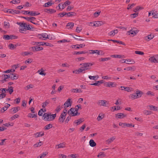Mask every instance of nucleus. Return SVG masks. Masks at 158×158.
I'll return each instance as SVG.
<instances>
[{
    "instance_id": "9b49d317",
    "label": "nucleus",
    "mask_w": 158,
    "mask_h": 158,
    "mask_svg": "<svg viewBox=\"0 0 158 158\" xmlns=\"http://www.w3.org/2000/svg\"><path fill=\"white\" fill-rule=\"evenodd\" d=\"M147 107H149L150 110L154 111H158V107L153 106L152 105H148Z\"/></svg>"
},
{
    "instance_id": "2f4dec72",
    "label": "nucleus",
    "mask_w": 158,
    "mask_h": 158,
    "mask_svg": "<svg viewBox=\"0 0 158 158\" xmlns=\"http://www.w3.org/2000/svg\"><path fill=\"white\" fill-rule=\"evenodd\" d=\"M88 53V52L86 51H80V52H74V54L75 55H79L81 54H83Z\"/></svg>"
},
{
    "instance_id": "e2e57ef3",
    "label": "nucleus",
    "mask_w": 158,
    "mask_h": 158,
    "mask_svg": "<svg viewBox=\"0 0 158 158\" xmlns=\"http://www.w3.org/2000/svg\"><path fill=\"white\" fill-rule=\"evenodd\" d=\"M138 13H134L131 15V17L132 18H134L138 16Z\"/></svg>"
},
{
    "instance_id": "c85d7f7f",
    "label": "nucleus",
    "mask_w": 158,
    "mask_h": 158,
    "mask_svg": "<svg viewBox=\"0 0 158 158\" xmlns=\"http://www.w3.org/2000/svg\"><path fill=\"white\" fill-rule=\"evenodd\" d=\"M135 93L137 95V96H138V98L141 97L143 94L142 92L139 90H137L136 91V93Z\"/></svg>"
},
{
    "instance_id": "473e14b6",
    "label": "nucleus",
    "mask_w": 158,
    "mask_h": 158,
    "mask_svg": "<svg viewBox=\"0 0 158 158\" xmlns=\"http://www.w3.org/2000/svg\"><path fill=\"white\" fill-rule=\"evenodd\" d=\"M138 31L137 30L134 31L132 29L129 31H128V32L130 34L132 35H135L138 32Z\"/></svg>"
},
{
    "instance_id": "9d476101",
    "label": "nucleus",
    "mask_w": 158,
    "mask_h": 158,
    "mask_svg": "<svg viewBox=\"0 0 158 158\" xmlns=\"http://www.w3.org/2000/svg\"><path fill=\"white\" fill-rule=\"evenodd\" d=\"M66 115L61 114L58 120L60 123H63L65 118Z\"/></svg>"
},
{
    "instance_id": "6e6d98bb",
    "label": "nucleus",
    "mask_w": 158,
    "mask_h": 158,
    "mask_svg": "<svg viewBox=\"0 0 158 158\" xmlns=\"http://www.w3.org/2000/svg\"><path fill=\"white\" fill-rule=\"evenodd\" d=\"M49 103V102H48L47 101H45V102H43L42 103V107L44 108H45Z\"/></svg>"
},
{
    "instance_id": "a19ab883",
    "label": "nucleus",
    "mask_w": 158,
    "mask_h": 158,
    "mask_svg": "<svg viewBox=\"0 0 158 158\" xmlns=\"http://www.w3.org/2000/svg\"><path fill=\"white\" fill-rule=\"evenodd\" d=\"M84 71V70H83V69L81 67L78 69H76L75 70V73L77 74H79L80 73H81L83 71Z\"/></svg>"
},
{
    "instance_id": "8fccbe9b",
    "label": "nucleus",
    "mask_w": 158,
    "mask_h": 158,
    "mask_svg": "<svg viewBox=\"0 0 158 158\" xmlns=\"http://www.w3.org/2000/svg\"><path fill=\"white\" fill-rule=\"evenodd\" d=\"M48 154V152H45L43 153L40 155V158H43L44 157Z\"/></svg>"
},
{
    "instance_id": "680f3d73",
    "label": "nucleus",
    "mask_w": 158,
    "mask_h": 158,
    "mask_svg": "<svg viewBox=\"0 0 158 158\" xmlns=\"http://www.w3.org/2000/svg\"><path fill=\"white\" fill-rule=\"evenodd\" d=\"M19 115L18 114H15L14 115H13L10 118L11 120H13L16 118H18L19 117Z\"/></svg>"
},
{
    "instance_id": "338daca9",
    "label": "nucleus",
    "mask_w": 158,
    "mask_h": 158,
    "mask_svg": "<svg viewBox=\"0 0 158 158\" xmlns=\"http://www.w3.org/2000/svg\"><path fill=\"white\" fill-rule=\"evenodd\" d=\"M43 49V47L37 46H36V48L35 50H36V51H38L42 50Z\"/></svg>"
},
{
    "instance_id": "5fc2aeb1",
    "label": "nucleus",
    "mask_w": 158,
    "mask_h": 158,
    "mask_svg": "<svg viewBox=\"0 0 158 158\" xmlns=\"http://www.w3.org/2000/svg\"><path fill=\"white\" fill-rule=\"evenodd\" d=\"M40 71H41V72H40V70H39L38 71V72L39 73L40 75H44V76L46 75V73H43L44 70H43V69H40Z\"/></svg>"
},
{
    "instance_id": "6e6552de",
    "label": "nucleus",
    "mask_w": 158,
    "mask_h": 158,
    "mask_svg": "<svg viewBox=\"0 0 158 158\" xmlns=\"http://www.w3.org/2000/svg\"><path fill=\"white\" fill-rule=\"evenodd\" d=\"M154 37L153 34H151L144 38V40L147 41H149L152 40Z\"/></svg>"
},
{
    "instance_id": "c756f323",
    "label": "nucleus",
    "mask_w": 158,
    "mask_h": 158,
    "mask_svg": "<svg viewBox=\"0 0 158 158\" xmlns=\"http://www.w3.org/2000/svg\"><path fill=\"white\" fill-rule=\"evenodd\" d=\"M89 145L92 147L95 146L96 144L93 139H91L89 142Z\"/></svg>"
},
{
    "instance_id": "f8f14e48",
    "label": "nucleus",
    "mask_w": 158,
    "mask_h": 158,
    "mask_svg": "<svg viewBox=\"0 0 158 158\" xmlns=\"http://www.w3.org/2000/svg\"><path fill=\"white\" fill-rule=\"evenodd\" d=\"M85 46V44H80L73 45L72 46V47L73 48L76 49L77 48H83Z\"/></svg>"
},
{
    "instance_id": "4468645a",
    "label": "nucleus",
    "mask_w": 158,
    "mask_h": 158,
    "mask_svg": "<svg viewBox=\"0 0 158 158\" xmlns=\"http://www.w3.org/2000/svg\"><path fill=\"white\" fill-rule=\"evenodd\" d=\"M4 76V78L3 80H2L0 81V83H3L7 81L6 79L9 78H10V74L6 75V74H4L2 75V77Z\"/></svg>"
},
{
    "instance_id": "7ed1b4c3",
    "label": "nucleus",
    "mask_w": 158,
    "mask_h": 158,
    "mask_svg": "<svg viewBox=\"0 0 158 158\" xmlns=\"http://www.w3.org/2000/svg\"><path fill=\"white\" fill-rule=\"evenodd\" d=\"M68 113L72 116H74L80 114L79 113H78L77 109L75 108H71L68 111Z\"/></svg>"
},
{
    "instance_id": "2eb2a0df",
    "label": "nucleus",
    "mask_w": 158,
    "mask_h": 158,
    "mask_svg": "<svg viewBox=\"0 0 158 158\" xmlns=\"http://www.w3.org/2000/svg\"><path fill=\"white\" fill-rule=\"evenodd\" d=\"M34 135L35 138H37L43 136L44 134L43 132L40 131L37 132L34 134Z\"/></svg>"
},
{
    "instance_id": "aec40b11",
    "label": "nucleus",
    "mask_w": 158,
    "mask_h": 158,
    "mask_svg": "<svg viewBox=\"0 0 158 158\" xmlns=\"http://www.w3.org/2000/svg\"><path fill=\"white\" fill-rule=\"evenodd\" d=\"M118 31L117 29L112 30L109 32L108 33V35L109 36H114L116 34L118 33Z\"/></svg>"
},
{
    "instance_id": "4be33fe9",
    "label": "nucleus",
    "mask_w": 158,
    "mask_h": 158,
    "mask_svg": "<svg viewBox=\"0 0 158 158\" xmlns=\"http://www.w3.org/2000/svg\"><path fill=\"white\" fill-rule=\"evenodd\" d=\"M104 24L103 22L102 21H96L95 22L94 24V26H99L102 25Z\"/></svg>"
},
{
    "instance_id": "0eeeda50",
    "label": "nucleus",
    "mask_w": 158,
    "mask_h": 158,
    "mask_svg": "<svg viewBox=\"0 0 158 158\" xmlns=\"http://www.w3.org/2000/svg\"><path fill=\"white\" fill-rule=\"evenodd\" d=\"M106 102L107 101L105 100H99L98 101L97 104L99 106H106Z\"/></svg>"
},
{
    "instance_id": "774afa93",
    "label": "nucleus",
    "mask_w": 158,
    "mask_h": 158,
    "mask_svg": "<svg viewBox=\"0 0 158 158\" xmlns=\"http://www.w3.org/2000/svg\"><path fill=\"white\" fill-rule=\"evenodd\" d=\"M135 5V4L134 3H133L131 5L129 4L128 5L127 9L128 10L132 8Z\"/></svg>"
},
{
    "instance_id": "49530a36",
    "label": "nucleus",
    "mask_w": 158,
    "mask_h": 158,
    "mask_svg": "<svg viewBox=\"0 0 158 158\" xmlns=\"http://www.w3.org/2000/svg\"><path fill=\"white\" fill-rule=\"evenodd\" d=\"M115 139V138L114 137H111L107 140H106V142L108 143H109L113 142Z\"/></svg>"
},
{
    "instance_id": "dca6fc26",
    "label": "nucleus",
    "mask_w": 158,
    "mask_h": 158,
    "mask_svg": "<svg viewBox=\"0 0 158 158\" xmlns=\"http://www.w3.org/2000/svg\"><path fill=\"white\" fill-rule=\"evenodd\" d=\"M56 10H54L53 9H46L44 10V12L49 13L50 14H52L56 12Z\"/></svg>"
},
{
    "instance_id": "7c9ffc66",
    "label": "nucleus",
    "mask_w": 158,
    "mask_h": 158,
    "mask_svg": "<svg viewBox=\"0 0 158 158\" xmlns=\"http://www.w3.org/2000/svg\"><path fill=\"white\" fill-rule=\"evenodd\" d=\"M31 52H23L20 53V55L23 56H28V55L31 54Z\"/></svg>"
},
{
    "instance_id": "72a5a7b5",
    "label": "nucleus",
    "mask_w": 158,
    "mask_h": 158,
    "mask_svg": "<svg viewBox=\"0 0 158 158\" xmlns=\"http://www.w3.org/2000/svg\"><path fill=\"white\" fill-rule=\"evenodd\" d=\"M43 144V143L42 141H40L39 142L37 143H36L34 145V146L35 147H40Z\"/></svg>"
},
{
    "instance_id": "052dcab7",
    "label": "nucleus",
    "mask_w": 158,
    "mask_h": 158,
    "mask_svg": "<svg viewBox=\"0 0 158 158\" xmlns=\"http://www.w3.org/2000/svg\"><path fill=\"white\" fill-rule=\"evenodd\" d=\"M7 91H9V94H11L13 91V88L10 86L9 89H7Z\"/></svg>"
},
{
    "instance_id": "69168bd1",
    "label": "nucleus",
    "mask_w": 158,
    "mask_h": 158,
    "mask_svg": "<svg viewBox=\"0 0 158 158\" xmlns=\"http://www.w3.org/2000/svg\"><path fill=\"white\" fill-rule=\"evenodd\" d=\"M52 4V3H51L50 2H48L47 3H45L44 5V7H47L49 6H51Z\"/></svg>"
},
{
    "instance_id": "5701e85b",
    "label": "nucleus",
    "mask_w": 158,
    "mask_h": 158,
    "mask_svg": "<svg viewBox=\"0 0 158 158\" xmlns=\"http://www.w3.org/2000/svg\"><path fill=\"white\" fill-rule=\"evenodd\" d=\"M129 98H130L132 100H134L138 98V96H137L136 93H133L130 94L129 96Z\"/></svg>"
},
{
    "instance_id": "79ce46f5",
    "label": "nucleus",
    "mask_w": 158,
    "mask_h": 158,
    "mask_svg": "<svg viewBox=\"0 0 158 158\" xmlns=\"http://www.w3.org/2000/svg\"><path fill=\"white\" fill-rule=\"evenodd\" d=\"M62 108V106L59 105L56 107L55 110L56 112L58 113L60 111Z\"/></svg>"
},
{
    "instance_id": "393cba45",
    "label": "nucleus",
    "mask_w": 158,
    "mask_h": 158,
    "mask_svg": "<svg viewBox=\"0 0 158 158\" xmlns=\"http://www.w3.org/2000/svg\"><path fill=\"white\" fill-rule=\"evenodd\" d=\"M10 79L12 80L17 79L18 78V77L16 76L15 73H10Z\"/></svg>"
},
{
    "instance_id": "c03bdc74",
    "label": "nucleus",
    "mask_w": 158,
    "mask_h": 158,
    "mask_svg": "<svg viewBox=\"0 0 158 158\" xmlns=\"http://www.w3.org/2000/svg\"><path fill=\"white\" fill-rule=\"evenodd\" d=\"M143 9V8L142 7L140 6H137L134 9L133 11L134 12L136 13L138 11L140 10Z\"/></svg>"
},
{
    "instance_id": "f3484780",
    "label": "nucleus",
    "mask_w": 158,
    "mask_h": 158,
    "mask_svg": "<svg viewBox=\"0 0 158 158\" xmlns=\"http://www.w3.org/2000/svg\"><path fill=\"white\" fill-rule=\"evenodd\" d=\"M149 61L152 63H158V61L157 60L155 56H152L148 59Z\"/></svg>"
},
{
    "instance_id": "13d9d810",
    "label": "nucleus",
    "mask_w": 158,
    "mask_h": 158,
    "mask_svg": "<svg viewBox=\"0 0 158 158\" xmlns=\"http://www.w3.org/2000/svg\"><path fill=\"white\" fill-rule=\"evenodd\" d=\"M126 61L128 62H131V63L130 64H134L135 63V61L132 59H126Z\"/></svg>"
},
{
    "instance_id": "3c124183",
    "label": "nucleus",
    "mask_w": 158,
    "mask_h": 158,
    "mask_svg": "<svg viewBox=\"0 0 158 158\" xmlns=\"http://www.w3.org/2000/svg\"><path fill=\"white\" fill-rule=\"evenodd\" d=\"M97 77V78L98 77V75H97V76H89V78L90 79L92 80H96L97 79H96V78Z\"/></svg>"
},
{
    "instance_id": "20e7f679",
    "label": "nucleus",
    "mask_w": 158,
    "mask_h": 158,
    "mask_svg": "<svg viewBox=\"0 0 158 158\" xmlns=\"http://www.w3.org/2000/svg\"><path fill=\"white\" fill-rule=\"evenodd\" d=\"M81 65H82L81 68L83 69V70H84L85 71L89 69L88 67L92 65L93 64L89 63H86L81 64Z\"/></svg>"
},
{
    "instance_id": "09e8293b",
    "label": "nucleus",
    "mask_w": 158,
    "mask_h": 158,
    "mask_svg": "<svg viewBox=\"0 0 158 158\" xmlns=\"http://www.w3.org/2000/svg\"><path fill=\"white\" fill-rule=\"evenodd\" d=\"M31 23L37 25L38 24L36 22H32V21H36V19L34 17H31Z\"/></svg>"
},
{
    "instance_id": "ea45409f",
    "label": "nucleus",
    "mask_w": 158,
    "mask_h": 158,
    "mask_svg": "<svg viewBox=\"0 0 158 158\" xmlns=\"http://www.w3.org/2000/svg\"><path fill=\"white\" fill-rule=\"evenodd\" d=\"M34 86V85L32 84H29L25 87V89L26 90H28L30 88H33Z\"/></svg>"
},
{
    "instance_id": "de8ad7c7",
    "label": "nucleus",
    "mask_w": 158,
    "mask_h": 158,
    "mask_svg": "<svg viewBox=\"0 0 158 158\" xmlns=\"http://www.w3.org/2000/svg\"><path fill=\"white\" fill-rule=\"evenodd\" d=\"M16 47V45H14L13 44H9L8 47L10 49H13L15 48Z\"/></svg>"
},
{
    "instance_id": "1a4fd4ad",
    "label": "nucleus",
    "mask_w": 158,
    "mask_h": 158,
    "mask_svg": "<svg viewBox=\"0 0 158 158\" xmlns=\"http://www.w3.org/2000/svg\"><path fill=\"white\" fill-rule=\"evenodd\" d=\"M3 39L6 40H9L12 39H15V36L13 35H4L3 37Z\"/></svg>"
},
{
    "instance_id": "bb28decb",
    "label": "nucleus",
    "mask_w": 158,
    "mask_h": 158,
    "mask_svg": "<svg viewBox=\"0 0 158 158\" xmlns=\"http://www.w3.org/2000/svg\"><path fill=\"white\" fill-rule=\"evenodd\" d=\"M111 57H114V58H124V56H122L120 55H111Z\"/></svg>"
},
{
    "instance_id": "412c9836",
    "label": "nucleus",
    "mask_w": 158,
    "mask_h": 158,
    "mask_svg": "<svg viewBox=\"0 0 158 158\" xmlns=\"http://www.w3.org/2000/svg\"><path fill=\"white\" fill-rule=\"evenodd\" d=\"M116 84H115L114 82H110L108 83L106 85V86L107 87H116Z\"/></svg>"
},
{
    "instance_id": "f03ea898",
    "label": "nucleus",
    "mask_w": 158,
    "mask_h": 158,
    "mask_svg": "<svg viewBox=\"0 0 158 158\" xmlns=\"http://www.w3.org/2000/svg\"><path fill=\"white\" fill-rule=\"evenodd\" d=\"M18 24L20 26V32L23 33V31H24L25 30H30L31 29V28L30 26V25L26 24L24 23H19Z\"/></svg>"
},
{
    "instance_id": "603ef678",
    "label": "nucleus",
    "mask_w": 158,
    "mask_h": 158,
    "mask_svg": "<svg viewBox=\"0 0 158 158\" xmlns=\"http://www.w3.org/2000/svg\"><path fill=\"white\" fill-rule=\"evenodd\" d=\"M105 156V155L103 152H100L98 155V157H103Z\"/></svg>"
},
{
    "instance_id": "b1692460",
    "label": "nucleus",
    "mask_w": 158,
    "mask_h": 158,
    "mask_svg": "<svg viewBox=\"0 0 158 158\" xmlns=\"http://www.w3.org/2000/svg\"><path fill=\"white\" fill-rule=\"evenodd\" d=\"M116 116L118 118H122L126 116V115L124 114L123 113H118L116 114Z\"/></svg>"
},
{
    "instance_id": "4c0bfd02",
    "label": "nucleus",
    "mask_w": 158,
    "mask_h": 158,
    "mask_svg": "<svg viewBox=\"0 0 158 158\" xmlns=\"http://www.w3.org/2000/svg\"><path fill=\"white\" fill-rule=\"evenodd\" d=\"M52 127V125L51 124H49L46 125L44 127V129L46 130H47L49 129Z\"/></svg>"
},
{
    "instance_id": "ddd939ff",
    "label": "nucleus",
    "mask_w": 158,
    "mask_h": 158,
    "mask_svg": "<svg viewBox=\"0 0 158 158\" xmlns=\"http://www.w3.org/2000/svg\"><path fill=\"white\" fill-rule=\"evenodd\" d=\"M71 99L68 98L67 101L64 103V105L65 106L64 108L66 107H68L69 106H71L72 105V102H70Z\"/></svg>"
},
{
    "instance_id": "4d7b16f0",
    "label": "nucleus",
    "mask_w": 158,
    "mask_h": 158,
    "mask_svg": "<svg viewBox=\"0 0 158 158\" xmlns=\"http://www.w3.org/2000/svg\"><path fill=\"white\" fill-rule=\"evenodd\" d=\"M27 117L29 118H34L37 117L36 114H32L31 113L28 114L27 115Z\"/></svg>"
},
{
    "instance_id": "cd10ccee",
    "label": "nucleus",
    "mask_w": 158,
    "mask_h": 158,
    "mask_svg": "<svg viewBox=\"0 0 158 158\" xmlns=\"http://www.w3.org/2000/svg\"><path fill=\"white\" fill-rule=\"evenodd\" d=\"M11 109L13 110V113H15L20 109V107L19 106L14 107L12 108Z\"/></svg>"
},
{
    "instance_id": "c9c22d12",
    "label": "nucleus",
    "mask_w": 158,
    "mask_h": 158,
    "mask_svg": "<svg viewBox=\"0 0 158 158\" xmlns=\"http://www.w3.org/2000/svg\"><path fill=\"white\" fill-rule=\"evenodd\" d=\"M102 80H100L98 81L97 82H95L92 84H91V85L98 86L101 84L103 82Z\"/></svg>"
},
{
    "instance_id": "58836bf2",
    "label": "nucleus",
    "mask_w": 158,
    "mask_h": 158,
    "mask_svg": "<svg viewBox=\"0 0 158 158\" xmlns=\"http://www.w3.org/2000/svg\"><path fill=\"white\" fill-rule=\"evenodd\" d=\"M127 71H135L136 68L134 66H132V67H127Z\"/></svg>"
},
{
    "instance_id": "bf43d9fd",
    "label": "nucleus",
    "mask_w": 158,
    "mask_h": 158,
    "mask_svg": "<svg viewBox=\"0 0 158 158\" xmlns=\"http://www.w3.org/2000/svg\"><path fill=\"white\" fill-rule=\"evenodd\" d=\"M6 96V94L4 92L0 94V99L4 98Z\"/></svg>"
},
{
    "instance_id": "a878e982",
    "label": "nucleus",
    "mask_w": 158,
    "mask_h": 158,
    "mask_svg": "<svg viewBox=\"0 0 158 158\" xmlns=\"http://www.w3.org/2000/svg\"><path fill=\"white\" fill-rule=\"evenodd\" d=\"M39 35L40 36H39L40 38V39L41 37H42L44 39V40H45L46 39H47V37L48 36V35L46 33H43Z\"/></svg>"
},
{
    "instance_id": "864d4df0",
    "label": "nucleus",
    "mask_w": 158,
    "mask_h": 158,
    "mask_svg": "<svg viewBox=\"0 0 158 158\" xmlns=\"http://www.w3.org/2000/svg\"><path fill=\"white\" fill-rule=\"evenodd\" d=\"M20 2V0H13L10 2V3H12V4H15L16 3H19Z\"/></svg>"
},
{
    "instance_id": "0e129e2a",
    "label": "nucleus",
    "mask_w": 158,
    "mask_h": 158,
    "mask_svg": "<svg viewBox=\"0 0 158 158\" xmlns=\"http://www.w3.org/2000/svg\"><path fill=\"white\" fill-rule=\"evenodd\" d=\"M143 113L146 115L150 114H152L151 111L148 110H145L144 111Z\"/></svg>"
},
{
    "instance_id": "f704fd0d",
    "label": "nucleus",
    "mask_w": 158,
    "mask_h": 158,
    "mask_svg": "<svg viewBox=\"0 0 158 158\" xmlns=\"http://www.w3.org/2000/svg\"><path fill=\"white\" fill-rule=\"evenodd\" d=\"M66 15L67 16V17H69L72 16H75L76 15V13L73 12H69V13H66Z\"/></svg>"
},
{
    "instance_id": "39448f33",
    "label": "nucleus",
    "mask_w": 158,
    "mask_h": 158,
    "mask_svg": "<svg viewBox=\"0 0 158 158\" xmlns=\"http://www.w3.org/2000/svg\"><path fill=\"white\" fill-rule=\"evenodd\" d=\"M119 125L120 126L122 127H134V125L132 123H123L122 122H120L119 123Z\"/></svg>"
},
{
    "instance_id": "6ab92c4d",
    "label": "nucleus",
    "mask_w": 158,
    "mask_h": 158,
    "mask_svg": "<svg viewBox=\"0 0 158 158\" xmlns=\"http://www.w3.org/2000/svg\"><path fill=\"white\" fill-rule=\"evenodd\" d=\"M65 143H62L56 145V148L58 149L65 147Z\"/></svg>"
},
{
    "instance_id": "423d86ee",
    "label": "nucleus",
    "mask_w": 158,
    "mask_h": 158,
    "mask_svg": "<svg viewBox=\"0 0 158 158\" xmlns=\"http://www.w3.org/2000/svg\"><path fill=\"white\" fill-rule=\"evenodd\" d=\"M91 52H90V54H93L94 53H96L98 55H103L104 54V53L102 51H100L98 50H90L89 51Z\"/></svg>"
},
{
    "instance_id": "e433bc0d",
    "label": "nucleus",
    "mask_w": 158,
    "mask_h": 158,
    "mask_svg": "<svg viewBox=\"0 0 158 158\" xmlns=\"http://www.w3.org/2000/svg\"><path fill=\"white\" fill-rule=\"evenodd\" d=\"M40 13L38 12L31 11L30 15L32 16H35L40 15Z\"/></svg>"
},
{
    "instance_id": "a211bd4d",
    "label": "nucleus",
    "mask_w": 158,
    "mask_h": 158,
    "mask_svg": "<svg viewBox=\"0 0 158 158\" xmlns=\"http://www.w3.org/2000/svg\"><path fill=\"white\" fill-rule=\"evenodd\" d=\"M74 25V24L73 22H70L67 23L66 25V27L68 29H72Z\"/></svg>"
},
{
    "instance_id": "f257e3e1",
    "label": "nucleus",
    "mask_w": 158,
    "mask_h": 158,
    "mask_svg": "<svg viewBox=\"0 0 158 158\" xmlns=\"http://www.w3.org/2000/svg\"><path fill=\"white\" fill-rule=\"evenodd\" d=\"M56 117V114H51L50 113L47 114V113H44L43 116V119L46 121H50L53 120Z\"/></svg>"
},
{
    "instance_id": "37998d69",
    "label": "nucleus",
    "mask_w": 158,
    "mask_h": 158,
    "mask_svg": "<svg viewBox=\"0 0 158 158\" xmlns=\"http://www.w3.org/2000/svg\"><path fill=\"white\" fill-rule=\"evenodd\" d=\"M72 92L73 93H80L81 92V90L80 89H72Z\"/></svg>"
},
{
    "instance_id": "a18cd8bd",
    "label": "nucleus",
    "mask_w": 158,
    "mask_h": 158,
    "mask_svg": "<svg viewBox=\"0 0 158 158\" xmlns=\"http://www.w3.org/2000/svg\"><path fill=\"white\" fill-rule=\"evenodd\" d=\"M47 39H49L50 40H53L55 39L54 36L52 34L48 35Z\"/></svg>"
}]
</instances>
